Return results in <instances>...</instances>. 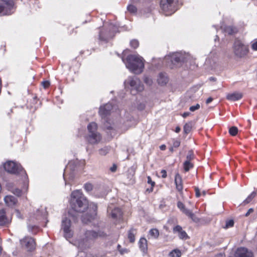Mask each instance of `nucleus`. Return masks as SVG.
<instances>
[{
    "label": "nucleus",
    "instance_id": "1",
    "mask_svg": "<svg viewBox=\"0 0 257 257\" xmlns=\"http://www.w3.org/2000/svg\"><path fill=\"white\" fill-rule=\"evenodd\" d=\"M71 204L73 209L78 212H84L88 207V201L79 190L71 193Z\"/></svg>",
    "mask_w": 257,
    "mask_h": 257
},
{
    "label": "nucleus",
    "instance_id": "2",
    "mask_svg": "<svg viewBox=\"0 0 257 257\" xmlns=\"http://www.w3.org/2000/svg\"><path fill=\"white\" fill-rule=\"evenodd\" d=\"M105 236V233L102 231L96 232L93 230H87L83 237L75 242V244L81 249L89 248L93 242V240L98 237Z\"/></svg>",
    "mask_w": 257,
    "mask_h": 257
},
{
    "label": "nucleus",
    "instance_id": "3",
    "mask_svg": "<svg viewBox=\"0 0 257 257\" xmlns=\"http://www.w3.org/2000/svg\"><path fill=\"white\" fill-rule=\"evenodd\" d=\"M125 65L131 72L136 74L141 73L144 68V60L139 55H130L126 57Z\"/></svg>",
    "mask_w": 257,
    "mask_h": 257
},
{
    "label": "nucleus",
    "instance_id": "4",
    "mask_svg": "<svg viewBox=\"0 0 257 257\" xmlns=\"http://www.w3.org/2000/svg\"><path fill=\"white\" fill-rule=\"evenodd\" d=\"M232 51L234 55L238 58H242L246 55L248 52L247 46L241 41L235 39L232 45Z\"/></svg>",
    "mask_w": 257,
    "mask_h": 257
},
{
    "label": "nucleus",
    "instance_id": "5",
    "mask_svg": "<svg viewBox=\"0 0 257 257\" xmlns=\"http://www.w3.org/2000/svg\"><path fill=\"white\" fill-rule=\"evenodd\" d=\"M5 170L10 173L15 174H21L22 176H27L26 172L20 164H16L13 161H8L4 164Z\"/></svg>",
    "mask_w": 257,
    "mask_h": 257
},
{
    "label": "nucleus",
    "instance_id": "6",
    "mask_svg": "<svg viewBox=\"0 0 257 257\" xmlns=\"http://www.w3.org/2000/svg\"><path fill=\"white\" fill-rule=\"evenodd\" d=\"M125 83L130 86L131 92L134 94L138 92L142 91L144 89L143 84L140 80L136 77H129L125 80Z\"/></svg>",
    "mask_w": 257,
    "mask_h": 257
},
{
    "label": "nucleus",
    "instance_id": "7",
    "mask_svg": "<svg viewBox=\"0 0 257 257\" xmlns=\"http://www.w3.org/2000/svg\"><path fill=\"white\" fill-rule=\"evenodd\" d=\"M14 5L12 0H0V16L11 15L13 12Z\"/></svg>",
    "mask_w": 257,
    "mask_h": 257
},
{
    "label": "nucleus",
    "instance_id": "8",
    "mask_svg": "<svg viewBox=\"0 0 257 257\" xmlns=\"http://www.w3.org/2000/svg\"><path fill=\"white\" fill-rule=\"evenodd\" d=\"M165 60L171 61V64L168 65L172 67V65H175L181 62L187 61V56L182 53L176 52L165 57Z\"/></svg>",
    "mask_w": 257,
    "mask_h": 257
},
{
    "label": "nucleus",
    "instance_id": "9",
    "mask_svg": "<svg viewBox=\"0 0 257 257\" xmlns=\"http://www.w3.org/2000/svg\"><path fill=\"white\" fill-rule=\"evenodd\" d=\"M160 6L166 16H169L175 12L173 0H161Z\"/></svg>",
    "mask_w": 257,
    "mask_h": 257
},
{
    "label": "nucleus",
    "instance_id": "10",
    "mask_svg": "<svg viewBox=\"0 0 257 257\" xmlns=\"http://www.w3.org/2000/svg\"><path fill=\"white\" fill-rule=\"evenodd\" d=\"M107 212L108 216L114 220H120L122 217V213L121 210L118 207H114L112 204L108 206Z\"/></svg>",
    "mask_w": 257,
    "mask_h": 257
},
{
    "label": "nucleus",
    "instance_id": "11",
    "mask_svg": "<svg viewBox=\"0 0 257 257\" xmlns=\"http://www.w3.org/2000/svg\"><path fill=\"white\" fill-rule=\"evenodd\" d=\"M177 207L183 213L191 218L194 222H198L199 221V218L196 216L191 210L187 209L185 205L181 201L178 202Z\"/></svg>",
    "mask_w": 257,
    "mask_h": 257
},
{
    "label": "nucleus",
    "instance_id": "12",
    "mask_svg": "<svg viewBox=\"0 0 257 257\" xmlns=\"http://www.w3.org/2000/svg\"><path fill=\"white\" fill-rule=\"evenodd\" d=\"M70 226V220L67 217L64 218L62 220V229L63 230L64 236L66 239L69 238L72 236Z\"/></svg>",
    "mask_w": 257,
    "mask_h": 257
},
{
    "label": "nucleus",
    "instance_id": "13",
    "mask_svg": "<svg viewBox=\"0 0 257 257\" xmlns=\"http://www.w3.org/2000/svg\"><path fill=\"white\" fill-rule=\"evenodd\" d=\"M22 245L28 251H32L35 248V242L33 238L27 237L21 240Z\"/></svg>",
    "mask_w": 257,
    "mask_h": 257
},
{
    "label": "nucleus",
    "instance_id": "14",
    "mask_svg": "<svg viewBox=\"0 0 257 257\" xmlns=\"http://www.w3.org/2000/svg\"><path fill=\"white\" fill-rule=\"evenodd\" d=\"M112 108V106L110 103H107L103 106L100 107L99 113L102 118L105 119L110 114V111Z\"/></svg>",
    "mask_w": 257,
    "mask_h": 257
},
{
    "label": "nucleus",
    "instance_id": "15",
    "mask_svg": "<svg viewBox=\"0 0 257 257\" xmlns=\"http://www.w3.org/2000/svg\"><path fill=\"white\" fill-rule=\"evenodd\" d=\"M234 257H253V253L246 248H238L234 254Z\"/></svg>",
    "mask_w": 257,
    "mask_h": 257
},
{
    "label": "nucleus",
    "instance_id": "16",
    "mask_svg": "<svg viewBox=\"0 0 257 257\" xmlns=\"http://www.w3.org/2000/svg\"><path fill=\"white\" fill-rule=\"evenodd\" d=\"M97 208V206L95 204H93V212H92L90 214H88V213H85L83 214L82 216V221L84 223H87L91 221L93 219H94L95 215H96V210Z\"/></svg>",
    "mask_w": 257,
    "mask_h": 257
},
{
    "label": "nucleus",
    "instance_id": "17",
    "mask_svg": "<svg viewBox=\"0 0 257 257\" xmlns=\"http://www.w3.org/2000/svg\"><path fill=\"white\" fill-rule=\"evenodd\" d=\"M101 140V137L99 133H89L87 140L90 144H97Z\"/></svg>",
    "mask_w": 257,
    "mask_h": 257
},
{
    "label": "nucleus",
    "instance_id": "18",
    "mask_svg": "<svg viewBox=\"0 0 257 257\" xmlns=\"http://www.w3.org/2000/svg\"><path fill=\"white\" fill-rule=\"evenodd\" d=\"M11 220L7 216L4 209L0 210V225L4 226L9 224Z\"/></svg>",
    "mask_w": 257,
    "mask_h": 257
},
{
    "label": "nucleus",
    "instance_id": "19",
    "mask_svg": "<svg viewBox=\"0 0 257 257\" xmlns=\"http://www.w3.org/2000/svg\"><path fill=\"white\" fill-rule=\"evenodd\" d=\"M242 94L240 92H235L232 93H229L226 96V98L230 101H237L241 99Z\"/></svg>",
    "mask_w": 257,
    "mask_h": 257
},
{
    "label": "nucleus",
    "instance_id": "20",
    "mask_svg": "<svg viewBox=\"0 0 257 257\" xmlns=\"http://www.w3.org/2000/svg\"><path fill=\"white\" fill-rule=\"evenodd\" d=\"M175 183L177 190L179 192H181L183 188L182 180L181 176L178 173L175 175Z\"/></svg>",
    "mask_w": 257,
    "mask_h": 257
},
{
    "label": "nucleus",
    "instance_id": "21",
    "mask_svg": "<svg viewBox=\"0 0 257 257\" xmlns=\"http://www.w3.org/2000/svg\"><path fill=\"white\" fill-rule=\"evenodd\" d=\"M139 247L141 250L146 252L148 249L147 240L145 238H141L139 242Z\"/></svg>",
    "mask_w": 257,
    "mask_h": 257
},
{
    "label": "nucleus",
    "instance_id": "22",
    "mask_svg": "<svg viewBox=\"0 0 257 257\" xmlns=\"http://www.w3.org/2000/svg\"><path fill=\"white\" fill-rule=\"evenodd\" d=\"M4 200L8 206H13L15 204L17 201L16 198L11 195L6 196Z\"/></svg>",
    "mask_w": 257,
    "mask_h": 257
},
{
    "label": "nucleus",
    "instance_id": "23",
    "mask_svg": "<svg viewBox=\"0 0 257 257\" xmlns=\"http://www.w3.org/2000/svg\"><path fill=\"white\" fill-rule=\"evenodd\" d=\"M157 81L159 84L163 85L166 84L168 82V79L167 76L165 74L160 73L158 76Z\"/></svg>",
    "mask_w": 257,
    "mask_h": 257
},
{
    "label": "nucleus",
    "instance_id": "24",
    "mask_svg": "<svg viewBox=\"0 0 257 257\" xmlns=\"http://www.w3.org/2000/svg\"><path fill=\"white\" fill-rule=\"evenodd\" d=\"M137 233V230L135 229H131L128 232V238L131 242H134L135 240V235Z\"/></svg>",
    "mask_w": 257,
    "mask_h": 257
},
{
    "label": "nucleus",
    "instance_id": "25",
    "mask_svg": "<svg viewBox=\"0 0 257 257\" xmlns=\"http://www.w3.org/2000/svg\"><path fill=\"white\" fill-rule=\"evenodd\" d=\"M46 216V211L45 209H42L41 210H38L36 215V218L40 220L42 218H44Z\"/></svg>",
    "mask_w": 257,
    "mask_h": 257
},
{
    "label": "nucleus",
    "instance_id": "26",
    "mask_svg": "<svg viewBox=\"0 0 257 257\" xmlns=\"http://www.w3.org/2000/svg\"><path fill=\"white\" fill-rule=\"evenodd\" d=\"M87 128L89 133H96L97 132V125L95 122H92L90 123L88 126Z\"/></svg>",
    "mask_w": 257,
    "mask_h": 257
},
{
    "label": "nucleus",
    "instance_id": "27",
    "mask_svg": "<svg viewBox=\"0 0 257 257\" xmlns=\"http://www.w3.org/2000/svg\"><path fill=\"white\" fill-rule=\"evenodd\" d=\"M256 192H253L252 193L249 195L245 200H244L243 202V204L244 205H246L249 203L256 196Z\"/></svg>",
    "mask_w": 257,
    "mask_h": 257
},
{
    "label": "nucleus",
    "instance_id": "28",
    "mask_svg": "<svg viewBox=\"0 0 257 257\" xmlns=\"http://www.w3.org/2000/svg\"><path fill=\"white\" fill-rule=\"evenodd\" d=\"M181 255V252L178 249H175L171 251L169 254V257H180Z\"/></svg>",
    "mask_w": 257,
    "mask_h": 257
},
{
    "label": "nucleus",
    "instance_id": "29",
    "mask_svg": "<svg viewBox=\"0 0 257 257\" xmlns=\"http://www.w3.org/2000/svg\"><path fill=\"white\" fill-rule=\"evenodd\" d=\"M149 234L152 237L157 238L159 235V232L157 229L153 228L149 231Z\"/></svg>",
    "mask_w": 257,
    "mask_h": 257
},
{
    "label": "nucleus",
    "instance_id": "30",
    "mask_svg": "<svg viewBox=\"0 0 257 257\" xmlns=\"http://www.w3.org/2000/svg\"><path fill=\"white\" fill-rule=\"evenodd\" d=\"M192 125L191 122H189L188 123H186L184 125V128H183L184 133L186 134H188L189 133H190L192 129Z\"/></svg>",
    "mask_w": 257,
    "mask_h": 257
},
{
    "label": "nucleus",
    "instance_id": "31",
    "mask_svg": "<svg viewBox=\"0 0 257 257\" xmlns=\"http://www.w3.org/2000/svg\"><path fill=\"white\" fill-rule=\"evenodd\" d=\"M184 169L186 172L188 171L191 168L193 167V164L189 161H186L184 164Z\"/></svg>",
    "mask_w": 257,
    "mask_h": 257
},
{
    "label": "nucleus",
    "instance_id": "32",
    "mask_svg": "<svg viewBox=\"0 0 257 257\" xmlns=\"http://www.w3.org/2000/svg\"><path fill=\"white\" fill-rule=\"evenodd\" d=\"M229 133L231 136H235L238 133V128L236 126H232L229 128Z\"/></svg>",
    "mask_w": 257,
    "mask_h": 257
},
{
    "label": "nucleus",
    "instance_id": "33",
    "mask_svg": "<svg viewBox=\"0 0 257 257\" xmlns=\"http://www.w3.org/2000/svg\"><path fill=\"white\" fill-rule=\"evenodd\" d=\"M179 237L180 239H187L189 238L187 234L186 233V232L184 231V230H182L181 232H180L179 233Z\"/></svg>",
    "mask_w": 257,
    "mask_h": 257
},
{
    "label": "nucleus",
    "instance_id": "34",
    "mask_svg": "<svg viewBox=\"0 0 257 257\" xmlns=\"http://www.w3.org/2000/svg\"><path fill=\"white\" fill-rule=\"evenodd\" d=\"M109 151V149L108 147H104L102 149L99 150V153L101 155H106Z\"/></svg>",
    "mask_w": 257,
    "mask_h": 257
},
{
    "label": "nucleus",
    "instance_id": "35",
    "mask_svg": "<svg viewBox=\"0 0 257 257\" xmlns=\"http://www.w3.org/2000/svg\"><path fill=\"white\" fill-rule=\"evenodd\" d=\"M127 10L131 13H135L137 9L135 6L130 5L127 6Z\"/></svg>",
    "mask_w": 257,
    "mask_h": 257
},
{
    "label": "nucleus",
    "instance_id": "36",
    "mask_svg": "<svg viewBox=\"0 0 257 257\" xmlns=\"http://www.w3.org/2000/svg\"><path fill=\"white\" fill-rule=\"evenodd\" d=\"M84 187L87 192H90L92 190L93 185L90 183H86Z\"/></svg>",
    "mask_w": 257,
    "mask_h": 257
},
{
    "label": "nucleus",
    "instance_id": "37",
    "mask_svg": "<svg viewBox=\"0 0 257 257\" xmlns=\"http://www.w3.org/2000/svg\"><path fill=\"white\" fill-rule=\"evenodd\" d=\"M226 31L229 34L231 35L236 32V30L231 27H228L226 29Z\"/></svg>",
    "mask_w": 257,
    "mask_h": 257
},
{
    "label": "nucleus",
    "instance_id": "38",
    "mask_svg": "<svg viewBox=\"0 0 257 257\" xmlns=\"http://www.w3.org/2000/svg\"><path fill=\"white\" fill-rule=\"evenodd\" d=\"M118 249L121 254H124L125 253H127L129 252V250L127 248H122L120 245H118Z\"/></svg>",
    "mask_w": 257,
    "mask_h": 257
},
{
    "label": "nucleus",
    "instance_id": "39",
    "mask_svg": "<svg viewBox=\"0 0 257 257\" xmlns=\"http://www.w3.org/2000/svg\"><path fill=\"white\" fill-rule=\"evenodd\" d=\"M130 45L131 47H132L134 49H136L139 46V42L137 40H133L132 41H131Z\"/></svg>",
    "mask_w": 257,
    "mask_h": 257
},
{
    "label": "nucleus",
    "instance_id": "40",
    "mask_svg": "<svg viewBox=\"0 0 257 257\" xmlns=\"http://www.w3.org/2000/svg\"><path fill=\"white\" fill-rule=\"evenodd\" d=\"M200 105L199 104H197L195 105L191 106L189 108V110L191 111H194L200 108Z\"/></svg>",
    "mask_w": 257,
    "mask_h": 257
},
{
    "label": "nucleus",
    "instance_id": "41",
    "mask_svg": "<svg viewBox=\"0 0 257 257\" xmlns=\"http://www.w3.org/2000/svg\"><path fill=\"white\" fill-rule=\"evenodd\" d=\"M186 158L187 159V161H189V162L193 159V153L192 151H189L187 154V156L186 157Z\"/></svg>",
    "mask_w": 257,
    "mask_h": 257
},
{
    "label": "nucleus",
    "instance_id": "42",
    "mask_svg": "<svg viewBox=\"0 0 257 257\" xmlns=\"http://www.w3.org/2000/svg\"><path fill=\"white\" fill-rule=\"evenodd\" d=\"M173 230L174 232H178L179 233L183 230H182V227L181 226L177 225L176 226H175Z\"/></svg>",
    "mask_w": 257,
    "mask_h": 257
},
{
    "label": "nucleus",
    "instance_id": "43",
    "mask_svg": "<svg viewBox=\"0 0 257 257\" xmlns=\"http://www.w3.org/2000/svg\"><path fill=\"white\" fill-rule=\"evenodd\" d=\"M234 222L232 220H228L226 223V227H229L233 226Z\"/></svg>",
    "mask_w": 257,
    "mask_h": 257
},
{
    "label": "nucleus",
    "instance_id": "44",
    "mask_svg": "<svg viewBox=\"0 0 257 257\" xmlns=\"http://www.w3.org/2000/svg\"><path fill=\"white\" fill-rule=\"evenodd\" d=\"M145 83L149 85L152 83V80L148 77H146L144 80Z\"/></svg>",
    "mask_w": 257,
    "mask_h": 257
},
{
    "label": "nucleus",
    "instance_id": "45",
    "mask_svg": "<svg viewBox=\"0 0 257 257\" xmlns=\"http://www.w3.org/2000/svg\"><path fill=\"white\" fill-rule=\"evenodd\" d=\"M42 85L45 88L48 87L50 85V82L48 81H43L42 83Z\"/></svg>",
    "mask_w": 257,
    "mask_h": 257
},
{
    "label": "nucleus",
    "instance_id": "46",
    "mask_svg": "<svg viewBox=\"0 0 257 257\" xmlns=\"http://www.w3.org/2000/svg\"><path fill=\"white\" fill-rule=\"evenodd\" d=\"M147 179H148V183L149 184H151L152 187L154 186L155 183L152 180L151 177L148 176L147 177Z\"/></svg>",
    "mask_w": 257,
    "mask_h": 257
},
{
    "label": "nucleus",
    "instance_id": "47",
    "mask_svg": "<svg viewBox=\"0 0 257 257\" xmlns=\"http://www.w3.org/2000/svg\"><path fill=\"white\" fill-rule=\"evenodd\" d=\"M180 145V142L179 141H175L173 142V146L174 148H178Z\"/></svg>",
    "mask_w": 257,
    "mask_h": 257
},
{
    "label": "nucleus",
    "instance_id": "48",
    "mask_svg": "<svg viewBox=\"0 0 257 257\" xmlns=\"http://www.w3.org/2000/svg\"><path fill=\"white\" fill-rule=\"evenodd\" d=\"M109 170L112 172H116L117 170V166L115 164H113L112 166L110 168Z\"/></svg>",
    "mask_w": 257,
    "mask_h": 257
},
{
    "label": "nucleus",
    "instance_id": "49",
    "mask_svg": "<svg viewBox=\"0 0 257 257\" xmlns=\"http://www.w3.org/2000/svg\"><path fill=\"white\" fill-rule=\"evenodd\" d=\"M251 48L254 50H257V40L252 43Z\"/></svg>",
    "mask_w": 257,
    "mask_h": 257
},
{
    "label": "nucleus",
    "instance_id": "50",
    "mask_svg": "<svg viewBox=\"0 0 257 257\" xmlns=\"http://www.w3.org/2000/svg\"><path fill=\"white\" fill-rule=\"evenodd\" d=\"M195 194L197 197H199L200 196V190L198 187L195 188Z\"/></svg>",
    "mask_w": 257,
    "mask_h": 257
},
{
    "label": "nucleus",
    "instance_id": "51",
    "mask_svg": "<svg viewBox=\"0 0 257 257\" xmlns=\"http://www.w3.org/2000/svg\"><path fill=\"white\" fill-rule=\"evenodd\" d=\"M162 174V177L163 178H165L167 177V172L165 170H162L161 172Z\"/></svg>",
    "mask_w": 257,
    "mask_h": 257
},
{
    "label": "nucleus",
    "instance_id": "52",
    "mask_svg": "<svg viewBox=\"0 0 257 257\" xmlns=\"http://www.w3.org/2000/svg\"><path fill=\"white\" fill-rule=\"evenodd\" d=\"M14 193L17 196H19L21 195V191L20 189H16L15 190V192H14Z\"/></svg>",
    "mask_w": 257,
    "mask_h": 257
},
{
    "label": "nucleus",
    "instance_id": "53",
    "mask_svg": "<svg viewBox=\"0 0 257 257\" xmlns=\"http://www.w3.org/2000/svg\"><path fill=\"white\" fill-rule=\"evenodd\" d=\"M253 211V209L252 208H250L248 211L245 214V216H248L250 213H252Z\"/></svg>",
    "mask_w": 257,
    "mask_h": 257
},
{
    "label": "nucleus",
    "instance_id": "54",
    "mask_svg": "<svg viewBox=\"0 0 257 257\" xmlns=\"http://www.w3.org/2000/svg\"><path fill=\"white\" fill-rule=\"evenodd\" d=\"M213 100V98L212 97H209L206 101V103L207 104L210 103Z\"/></svg>",
    "mask_w": 257,
    "mask_h": 257
},
{
    "label": "nucleus",
    "instance_id": "55",
    "mask_svg": "<svg viewBox=\"0 0 257 257\" xmlns=\"http://www.w3.org/2000/svg\"><path fill=\"white\" fill-rule=\"evenodd\" d=\"M190 115V112H184L183 114H182V116L183 117H186L187 116H189Z\"/></svg>",
    "mask_w": 257,
    "mask_h": 257
},
{
    "label": "nucleus",
    "instance_id": "56",
    "mask_svg": "<svg viewBox=\"0 0 257 257\" xmlns=\"http://www.w3.org/2000/svg\"><path fill=\"white\" fill-rule=\"evenodd\" d=\"M166 146L165 145H162L161 146H160V149L161 150H165L166 149Z\"/></svg>",
    "mask_w": 257,
    "mask_h": 257
},
{
    "label": "nucleus",
    "instance_id": "57",
    "mask_svg": "<svg viewBox=\"0 0 257 257\" xmlns=\"http://www.w3.org/2000/svg\"><path fill=\"white\" fill-rule=\"evenodd\" d=\"M180 130H181L180 127L179 126H177L176 127L175 132L177 133H178L180 132Z\"/></svg>",
    "mask_w": 257,
    "mask_h": 257
},
{
    "label": "nucleus",
    "instance_id": "58",
    "mask_svg": "<svg viewBox=\"0 0 257 257\" xmlns=\"http://www.w3.org/2000/svg\"><path fill=\"white\" fill-rule=\"evenodd\" d=\"M215 257H224V254L222 253H219L216 255Z\"/></svg>",
    "mask_w": 257,
    "mask_h": 257
},
{
    "label": "nucleus",
    "instance_id": "59",
    "mask_svg": "<svg viewBox=\"0 0 257 257\" xmlns=\"http://www.w3.org/2000/svg\"><path fill=\"white\" fill-rule=\"evenodd\" d=\"M2 248L0 247V257H5L4 255H2Z\"/></svg>",
    "mask_w": 257,
    "mask_h": 257
},
{
    "label": "nucleus",
    "instance_id": "60",
    "mask_svg": "<svg viewBox=\"0 0 257 257\" xmlns=\"http://www.w3.org/2000/svg\"><path fill=\"white\" fill-rule=\"evenodd\" d=\"M173 148H174V147H173V146H172V147H170V149H169L170 151L171 152H173V151H174V150H173Z\"/></svg>",
    "mask_w": 257,
    "mask_h": 257
},
{
    "label": "nucleus",
    "instance_id": "61",
    "mask_svg": "<svg viewBox=\"0 0 257 257\" xmlns=\"http://www.w3.org/2000/svg\"><path fill=\"white\" fill-rule=\"evenodd\" d=\"M202 193V195L204 196H205L206 195V192L205 191H203Z\"/></svg>",
    "mask_w": 257,
    "mask_h": 257
},
{
    "label": "nucleus",
    "instance_id": "62",
    "mask_svg": "<svg viewBox=\"0 0 257 257\" xmlns=\"http://www.w3.org/2000/svg\"><path fill=\"white\" fill-rule=\"evenodd\" d=\"M16 213H17V215L18 216L20 214V212H19V211L17 210L16 211Z\"/></svg>",
    "mask_w": 257,
    "mask_h": 257
},
{
    "label": "nucleus",
    "instance_id": "63",
    "mask_svg": "<svg viewBox=\"0 0 257 257\" xmlns=\"http://www.w3.org/2000/svg\"><path fill=\"white\" fill-rule=\"evenodd\" d=\"M99 39H100V40H103V39L101 38V36H100V35L99 36Z\"/></svg>",
    "mask_w": 257,
    "mask_h": 257
}]
</instances>
